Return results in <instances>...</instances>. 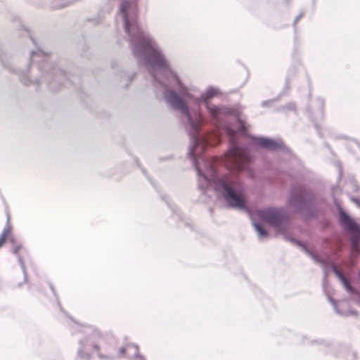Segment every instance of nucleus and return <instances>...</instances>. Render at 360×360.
<instances>
[{
  "instance_id": "obj_1",
  "label": "nucleus",
  "mask_w": 360,
  "mask_h": 360,
  "mask_svg": "<svg viewBox=\"0 0 360 360\" xmlns=\"http://www.w3.org/2000/svg\"><path fill=\"white\" fill-rule=\"evenodd\" d=\"M212 181L215 190L224 195L226 201L231 207L238 208L245 207L244 189L236 176L225 175L219 178L214 175Z\"/></svg>"
},
{
  "instance_id": "obj_2",
  "label": "nucleus",
  "mask_w": 360,
  "mask_h": 360,
  "mask_svg": "<svg viewBox=\"0 0 360 360\" xmlns=\"http://www.w3.org/2000/svg\"><path fill=\"white\" fill-rule=\"evenodd\" d=\"M133 348L132 345H126L115 352L113 347L106 343L101 345L91 344L83 346L79 354L82 358L85 359L90 358L94 354H97L102 359L122 358L126 356L127 350Z\"/></svg>"
},
{
  "instance_id": "obj_3",
  "label": "nucleus",
  "mask_w": 360,
  "mask_h": 360,
  "mask_svg": "<svg viewBox=\"0 0 360 360\" xmlns=\"http://www.w3.org/2000/svg\"><path fill=\"white\" fill-rule=\"evenodd\" d=\"M139 0H122L120 11L122 13L126 32L131 34L132 30H137L139 34H141L137 25V3Z\"/></svg>"
},
{
  "instance_id": "obj_4",
  "label": "nucleus",
  "mask_w": 360,
  "mask_h": 360,
  "mask_svg": "<svg viewBox=\"0 0 360 360\" xmlns=\"http://www.w3.org/2000/svg\"><path fill=\"white\" fill-rule=\"evenodd\" d=\"M165 97L167 101L174 108L180 110L187 116L192 128L194 131H198L202 122L201 115L200 113H196L195 115V117L193 118L188 111L186 103L179 95L172 91H167Z\"/></svg>"
},
{
  "instance_id": "obj_5",
  "label": "nucleus",
  "mask_w": 360,
  "mask_h": 360,
  "mask_svg": "<svg viewBox=\"0 0 360 360\" xmlns=\"http://www.w3.org/2000/svg\"><path fill=\"white\" fill-rule=\"evenodd\" d=\"M249 161L246 150L233 146L226 153L224 163L230 169L242 171L245 169Z\"/></svg>"
},
{
  "instance_id": "obj_6",
  "label": "nucleus",
  "mask_w": 360,
  "mask_h": 360,
  "mask_svg": "<svg viewBox=\"0 0 360 360\" xmlns=\"http://www.w3.org/2000/svg\"><path fill=\"white\" fill-rule=\"evenodd\" d=\"M340 220L342 225L350 233L354 235L352 240L353 250L358 251V238L360 237V226L342 210L340 212Z\"/></svg>"
},
{
  "instance_id": "obj_7",
  "label": "nucleus",
  "mask_w": 360,
  "mask_h": 360,
  "mask_svg": "<svg viewBox=\"0 0 360 360\" xmlns=\"http://www.w3.org/2000/svg\"><path fill=\"white\" fill-rule=\"evenodd\" d=\"M257 215L272 226H278L283 220V214L277 210L266 208L257 211Z\"/></svg>"
},
{
  "instance_id": "obj_8",
  "label": "nucleus",
  "mask_w": 360,
  "mask_h": 360,
  "mask_svg": "<svg viewBox=\"0 0 360 360\" xmlns=\"http://www.w3.org/2000/svg\"><path fill=\"white\" fill-rule=\"evenodd\" d=\"M148 52L149 60L154 66L167 68V63L164 56L155 49L153 48L148 40L145 46Z\"/></svg>"
},
{
  "instance_id": "obj_9",
  "label": "nucleus",
  "mask_w": 360,
  "mask_h": 360,
  "mask_svg": "<svg viewBox=\"0 0 360 360\" xmlns=\"http://www.w3.org/2000/svg\"><path fill=\"white\" fill-rule=\"evenodd\" d=\"M259 144L262 147L271 150L275 149L278 147V144L275 141L264 138L259 139Z\"/></svg>"
},
{
  "instance_id": "obj_10",
  "label": "nucleus",
  "mask_w": 360,
  "mask_h": 360,
  "mask_svg": "<svg viewBox=\"0 0 360 360\" xmlns=\"http://www.w3.org/2000/svg\"><path fill=\"white\" fill-rule=\"evenodd\" d=\"M11 227L8 225L0 235V248L6 243L7 238L11 235Z\"/></svg>"
},
{
  "instance_id": "obj_11",
  "label": "nucleus",
  "mask_w": 360,
  "mask_h": 360,
  "mask_svg": "<svg viewBox=\"0 0 360 360\" xmlns=\"http://www.w3.org/2000/svg\"><path fill=\"white\" fill-rule=\"evenodd\" d=\"M334 273L335 275L340 278L344 285L347 288V289L350 290V285L346 279V278L342 275V274L336 268L334 269Z\"/></svg>"
},
{
  "instance_id": "obj_12",
  "label": "nucleus",
  "mask_w": 360,
  "mask_h": 360,
  "mask_svg": "<svg viewBox=\"0 0 360 360\" xmlns=\"http://www.w3.org/2000/svg\"><path fill=\"white\" fill-rule=\"evenodd\" d=\"M207 107L212 116L216 117L219 112V108L215 105L210 106L208 103H207Z\"/></svg>"
},
{
  "instance_id": "obj_13",
  "label": "nucleus",
  "mask_w": 360,
  "mask_h": 360,
  "mask_svg": "<svg viewBox=\"0 0 360 360\" xmlns=\"http://www.w3.org/2000/svg\"><path fill=\"white\" fill-rule=\"evenodd\" d=\"M216 94H217V93H216L215 90L210 89L205 92V94L203 96V98H204L205 101L207 102V101L208 99L214 97Z\"/></svg>"
},
{
  "instance_id": "obj_14",
  "label": "nucleus",
  "mask_w": 360,
  "mask_h": 360,
  "mask_svg": "<svg viewBox=\"0 0 360 360\" xmlns=\"http://www.w3.org/2000/svg\"><path fill=\"white\" fill-rule=\"evenodd\" d=\"M255 227L257 231L258 232V233L261 236L264 237V236H267V232L259 224H255Z\"/></svg>"
},
{
  "instance_id": "obj_15",
  "label": "nucleus",
  "mask_w": 360,
  "mask_h": 360,
  "mask_svg": "<svg viewBox=\"0 0 360 360\" xmlns=\"http://www.w3.org/2000/svg\"><path fill=\"white\" fill-rule=\"evenodd\" d=\"M22 245H18L15 247V248L13 249V252L15 255H18L19 253V252L20 251V250L22 249Z\"/></svg>"
},
{
  "instance_id": "obj_16",
  "label": "nucleus",
  "mask_w": 360,
  "mask_h": 360,
  "mask_svg": "<svg viewBox=\"0 0 360 360\" xmlns=\"http://www.w3.org/2000/svg\"><path fill=\"white\" fill-rule=\"evenodd\" d=\"M206 142H207V144H210V145L212 144L211 143H210V141L208 139L206 140Z\"/></svg>"
}]
</instances>
